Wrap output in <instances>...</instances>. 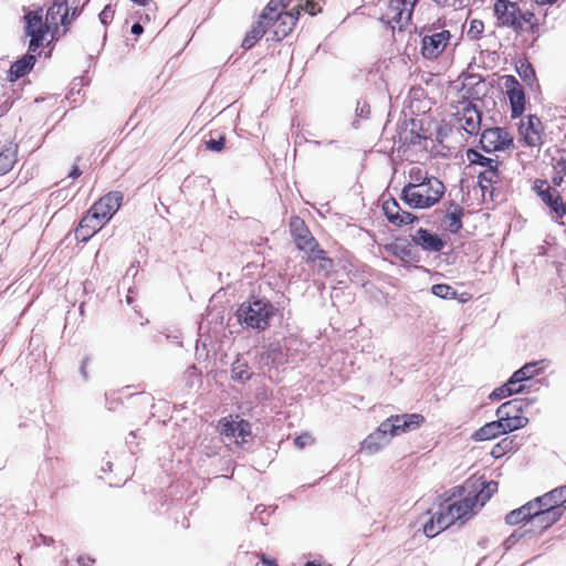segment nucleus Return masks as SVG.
Returning <instances> with one entry per match:
<instances>
[{
    "instance_id": "obj_1",
    "label": "nucleus",
    "mask_w": 566,
    "mask_h": 566,
    "mask_svg": "<svg viewBox=\"0 0 566 566\" xmlns=\"http://www.w3.org/2000/svg\"><path fill=\"white\" fill-rule=\"evenodd\" d=\"M496 491L497 482L495 481L481 483L479 486L473 483L472 491L464 499L441 504L439 511L423 525V533L427 537H434L457 521L471 518L476 513L478 507L483 506Z\"/></svg>"
},
{
    "instance_id": "obj_2",
    "label": "nucleus",
    "mask_w": 566,
    "mask_h": 566,
    "mask_svg": "<svg viewBox=\"0 0 566 566\" xmlns=\"http://www.w3.org/2000/svg\"><path fill=\"white\" fill-rule=\"evenodd\" d=\"M494 15L497 24L509 28L516 33L534 32L537 28V19L531 11H522L516 2L510 0H495Z\"/></svg>"
},
{
    "instance_id": "obj_3",
    "label": "nucleus",
    "mask_w": 566,
    "mask_h": 566,
    "mask_svg": "<svg viewBox=\"0 0 566 566\" xmlns=\"http://www.w3.org/2000/svg\"><path fill=\"white\" fill-rule=\"evenodd\" d=\"M444 190V185L432 177L417 188L402 189L401 200L412 209H427L439 202Z\"/></svg>"
},
{
    "instance_id": "obj_4",
    "label": "nucleus",
    "mask_w": 566,
    "mask_h": 566,
    "mask_svg": "<svg viewBox=\"0 0 566 566\" xmlns=\"http://www.w3.org/2000/svg\"><path fill=\"white\" fill-rule=\"evenodd\" d=\"M274 314L272 304L264 300L242 303L238 310V319L250 328L264 331Z\"/></svg>"
},
{
    "instance_id": "obj_5",
    "label": "nucleus",
    "mask_w": 566,
    "mask_h": 566,
    "mask_svg": "<svg viewBox=\"0 0 566 566\" xmlns=\"http://www.w3.org/2000/svg\"><path fill=\"white\" fill-rule=\"evenodd\" d=\"M418 0H388V7L381 20L390 25L402 30L411 20L413 7Z\"/></svg>"
},
{
    "instance_id": "obj_6",
    "label": "nucleus",
    "mask_w": 566,
    "mask_h": 566,
    "mask_svg": "<svg viewBox=\"0 0 566 566\" xmlns=\"http://www.w3.org/2000/svg\"><path fill=\"white\" fill-rule=\"evenodd\" d=\"M451 40V33L448 30L428 29V33L421 40V54L423 57L434 60L448 46Z\"/></svg>"
},
{
    "instance_id": "obj_7",
    "label": "nucleus",
    "mask_w": 566,
    "mask_h": 566,
    "mask_svg": "<svg viewBox=\"0 0 566 566\" xmlns=\"http://www.w3.org/2000/svg\"><path fill=\"white\" fill-rule=\"evenodd\" d=\"M480 144L485 153L504 151L513 146L512 135L502 127L484 129Z\"/></svg>"
},
{
    "instance_id": "obj_8",
    "label": "nucleus",
    "mask_w": 566,
    "mask_h": 566,
    "mask_svg": "<svg viewBox=\"0 0 566 566\" xmlns=\"http://www.w3.org/2000/svg\"><path fill=\"white\" fill-rule=\"evenodd\" d=\"M25 19V33L31 38L29 43V51L35 52L42 44L45 35L51 28L48 21H42L41 11H30L24 15Z\"/></svg>"
},
{
    "instance_id": "obj_9",
    "label": "nucleus",
    "mask_w": 566,
    "mask_h": 566,
    "mask_svg": "<svg viewBox=\"0 0 566 566\" xmlns=\"http://www.w3.org/2000/svg\"><path fill=\"white\" fill-rule=\"evenodd\" d=\"M423 421V416L419 413L396 415L384 420V428L388 429L390 436L394 438L418 429Z\"/></svg>"
},
{
    "instance_id": "obj_10",
    "label": "nucleus",
    "mask_w": 566,
    "mask_h": 566,
    "mask_svg": "<svg viewBox=\"0 0 566 566\" xmlns=\"http://www.w3.org/2000/svg\"><path fill=\"white\" fill-rule=\"evenodd\" d=\"M543 130L542 120L535 115L522 119L518 127L521 140L528 147H539L543 144Z\"/></svg>"
},
{
    "instance_id": "obj_11",
    "label": "nucleus",
    "mask_w": 566,
    "mask_h": 566,
    "mask_svg": "<svg viewBox=\"0 0 566 566\" xmlns=\"http://www.w3.org/2000/svg\"><path fill=\"white\" fill-rule=\"evenodd\" d=\"M291 233L294 242L301 251L308 254L316 251L318 243L306 228L304 221L297 217L292 218L290 222Z\"/></svg>"
},
{
    "instance_id": "obj_12",
    "label": "nucleus",
    "mask_w": 566,
    "mask_h": 566,
    "mask_svg": "<svg viewBox=\"0 0 566 566\" xmlns=\"http://www.w3.org/2000/svg\"><path fill=\"white\" fill-rule=\"evenodd\" d=\"M123 195L119 191H111L98 201H96L91 210L99 217L102 222H108L116 211L120 208Z\"/></svg>"
},
{
    "instance_id": "obj_13",
    "label": "nucleus",
    "mask_w": 566,
    "mask_h": 566,
    "mask_svg": "<svg viewBox=\"0 0 566 566\" xmlns=\"http://www.w3.org/2000/svg\"><path fill=\"white\" fill-rule=\"evenodd\" d=\"M298 15L300 10L293 9L290 12L277 13L273 20H268V27L273 28V39L281 41L287 36L295 27Z\"/></svg>"
},
{
    "instance_id": "obj_14",
    "label": "nucleus",
    "mask_w": 566,
    "mask_h": 566,
    "mask_svg": "<svg viewBox=\"0 0 566 566\" xmlns=\"http://www.w3.org/2000/svg\"><path fill=\"white\" fill-rule=\"evenodd\" d=\"M504 86L510 99L512 117H520L525 109L524 90L513 75L504 76Z\"/></svg>"
},
{
    "instance_id": "obj_15",
    "label": "nucleus",
    "mask_w": 566,
    "mask_h": 566,
    "mask_svg": "<svg viewBox=\"0 0 566 566\" xmlns=\"http://www.w3.org/2000/svg\"><path fill=\"white\" fill-rule=\"evenodd\" d=\"M221 434L229 442L233 441L237 444H244L251 437V427L245 420H226L222 423Z\"/></svg>"
},
{
    "instance_id": "obj_16",
    "label": "nucleus",
    "mask_w": 566,
    "mask_h": 566,
    "mask_svg": "<svg viewBox=\"0 0 566 566\" xmlns=\"http://www.w3.org/2000/svg\"><path fill=\"white\" fill-rule=\"evenodd\" d=\"M541 199L559 217L565 214V206L558 192L552 189L546 181L537 180L534 186Z\"/></svg>"
},
{
    "instance_id": "obj_17",
    "label": "nucleus",
    "mask_w": 566,
    "mask_h": 566,
    "mask_svg": "<svg viewBox=\"0 0 566 566\" xmlns=\"http://www.w3.org/2000/svg\"><path fill=\"white\" fill-rule=\"evenodd\" d=\"M391 436L388 429L384 428V421L379 424L376 431L370 433L363 442L360 447V451L366 452L368 454H374L378 452L381 448L387 446Z\"/></svg>"
},
{
    "instance_id": "obj_18",
    "label": "nucleus",
    "mask_w": 566,
    "mask_h": 566,
    "mask_svg": "<svg viewBox=\"0 0 566 566\" xmlns=\"http://www.w3.org/2000/svg\"><path fill=\"white\" fill-rule=\"evenodd\" d=\"M563 512L564 509L547 507L539 503L532 510V523L536 527L547 528L560 518Z\"/></svg>"
},
{
    "instance_id": "obj_19",
    "label": "nucleus",
    "mask_w": 566,
    "mask_h": 566,
    "mask_svg": "<svg viewBox=\"0 0 566 566\" xmlns=\"http://www.w3.org/2000/svg\"><path fill=\"white\" fill-rule=\"evenodd\" d=\"M459 123L468 134H476L481 126V114L474 106L468 104L463 107Z\"/></svg>"
},
{
    "instance_id": "obj_20",
    "label": "nucleus",
    "mask_w": 566,
    "mask_h": 566,
    "mask_svg": "<svg viewBox=\"0 0 566 566\" xmlns=\"http://www.w3.org/2000/svg\"><path fill=\"white\" fill-rule=\"evenodd\" d=\"M69 15L67 0H54L46 11V21L50 27L57 28L59 23L66 25Z\"/></svg>"
},
{
    "instance_id": "obj_21",
    "label": "nucleus",
    "mask_w": 566,
    "mask_h": 566,
    "mask_svg": "<svg viewBox=\"0 0 566 566\" xmlns=\"http://www.w3.org/2000/svg\"><path fill=\"white\" fill-rule=\"evenodd\" d=\"M412 241L426 251L439 252L444 247L443 241L437 234L421 228L412 235Z\"/></svg>"
},
{
    "instance_id": "obj_22",
    "label": "nucleus",
    "mask_w": 566,
    "mask_h": 566,
    "mask_svg": "<svg viewBox=\"0 0 566 566\" xmlns=\"http://www.w3.org/2000/svg\"><path fill=\"white\" fill-rule=\"evenodd\" d=\"M534 502L536 505L541 503L547 507L563 509V504L566 502V485L556 488L542 496H537L534 499Z\"/></svg>"
},
{
    "instance_id": "obj_23",
    "label": "nucleus",
    "mask_w": 566,
    "mask_h": 566,
    "mask_svg": "<svg viewBox=\"0 0 566 566\" xmlns=\"http://www.w3.org/2000/svg\"><path fill=\"white\" fill-rule=\"evenodd\" d=\"M503 423L497 419L495 421H491L485 423L479 430H476L473 434V439L476 441H486L491 439H495L501 434H504Z\"/></svg>"
},
{
    "instance_id": "obj_24",
    "label": "nucleus",
    "mask_w": 566,
    "mask_h": 566,
    "mask_svg": "<svg viewBox=\"0 0 566 566\" xmlns=\"http://www.w3.org/2000/svg\"><path fill=\"white\" fill-rule=\"evenodd\" d=\"M268 19L260 15L258 22L252 25L251 30L247 33L242 41L244 49H251L266 32Z\"/></svg>"
},
{
    "instance_id": "obj_25",
    "label": "nucleus",
    "mask_w": 566,
    "mask_h": 566,
    "mask_svg": "<svg viewBox=\"0 0 566 566\" xmlns=\"http://www.w3.org/2000/svg\"><path fill=\"white\" fill-rule=\"evenodd\" d=\"M34 63L35 56L30 53L15 61L10 67V80L15 81L24 76L33 67Z\"/></svg>"
},
{
    "instance_id": "obj_26",
    "label": "nucleus",
    "mask_w": 566,
    "mask_h": 566,
    "mask_svg": "<svg viewBox=\"0 0 566 566\" xmlns=\"http://www.w3.org/2000/svg\"><path fill=\"white\" fill-rule=\"evenodd\" d=\"M536 505V503L534 502V500L527 502L526 504H524L523 506L516 509V510H513L512 512H510L506 517H505V521L507 524L510 525H515V524H518L521 522H524V521H532V510H534V506Z\"/></svg>"
},
{
    "instance_id": "obj_27",
    "label": "nucleus",
    "mask_w": 566,
    "mask_h": 566,
    "mask_svg": "<svg viewBox=\"0 0 566 566\" xmlns=\"http://www.w3.org/2000/svg\"><path fill=\"white\" fill-rule=\"evenodd\" d=\"M523 401L521 399H512L502 403L496 410L499 420H505L522 413Z\"/></svg>"
},
{
    "instance_id": "obj_28",
    "label": "nucleus",
    "mask_w": 566,
    "mask_h": 566,
    "mask_svg": "<svg viewBox=\"0 0 566 566\" xmlns=\"http://www.w3.org/2000/svg\"><path fill=\"white\" fill-rule=\"evenodd\" d=\"M453 208L449 210L444 217L446 229L451 233H457L462 228V214L463 210L458 205H451Z\"/></svg>"
},
{
    "instance_id": "obj_29",
    "label": "nucleus",
    "mask_w": 566,
    "mask_h": 566,
    "mask_svg": "<svg viewBox=\"0 0 566 566\" xmlns=\"http://www.w3.org/2000/svg\"><path fill=\"white\" fill-rule=\"evenodd\" d=\"M543 363L544 360L525 364L522 368H520L512 375L511 380L514 381L515 385H517L523 380L534 377L539 373V368H537V366Z\"/></svg>"
},
{
    "instance_id": "obj_30",
    "label": "nucleus",
    "mask_w": 566,
    "mask_h": 566,
    "mask_svg": "<svg viewBox=\"0 0 566 566\" xmlns=\"http://www.w3.org/2000/svg\"><path fill=\"white\" fill-rule=\"evenodd\" d=\"M308 260L315 262L317 261L318 271L323 272L324 275H327L334 268V262L332 259H329L326 255V252L318 247L316 248V251L312 253H308Z\"/></svg>"
},
{
    "instance_id": "obj_31",
    "label": "nucleus",
    "mask_w": 566,
    "mask_h": 566,
    "mask_svg": "<svg viewBox=\"0 0 566 566\" xmlns=\"http://www.w3.org/2000/svg\"><path fill=\"white\" fill-rule=\"evenodd\" d=\"M408 176H409V182L403 187V189L417 188V187L426 184V181H428V179H432V177H433V176H429L428 172L420 167H411L408 172Z\"/></svg>"
},
{
    "instance_id": "obj_32",
    "label": "nucleus",
    "mask_w": 566,
    "mask_h": 566,
    "mask_svg": "<svg viewBox=\"0 0 566 566\" xmlns=\"http://www.w3.org/2000/svg\"><path fill=\"white\" fill-rule=\"evenodd\" d=\"M467 157L471 164L481 165L483 167L490 168V170H494L497 166V160L493 158L485 157L481 155L478 150L469 149L467 151Z\"/></svg>"
},
{
    "instance_id": "obj_33",
    "label": "nucleus",
    "mask_w": 566,
    "mask_h": 566,
    "mask_svg": "<svg viewBox=\"0 0 566 566\" xmlns=\"http://www.w3.org/2000/svg\"><path fill=\"white\" fill-rule=\"evenodd\" d=\"M15 148L8 147L0 153V176L10 171L15 163Z\"/></svg>"
},
{
    "instance_id": "obj_34",
    "label": "nucleus",
    "mask_w": 566,
    "mask_h": 566,
    "mask_svg": "<svg viewBox=\"0 0 566 566\" xmlns=\"http://www.w3.org/2000/svg\"><path fill=\"white\" fill-rule=\"evenodd\" d=\"M82 223V228H86L92 232L96 233L98 230L103 228L106 222H102L98 216H96L91 209L80 221Z\"/></svg>"
},
{
    "instance_id": "obj_35",
    "label": "nucleus",
    "mask_w": 566,
    "mask_h": 566,
    "mask_svg": "<svg viewBox=\"0 0 566 566\" xmlns=\"http://www.w3.org/2000/svg\"><path fill=\"white\" fill-rule=\"evenodd\" d=\"M231 373H232V378L234 380H239V381H245V380L250 379V377L252 375L249 366L245 363L241 361L240 359H237L232 364Z\"/></svg>"
},
{
    "instance_id": "obj_36",
    "label": "nucleus",
    "mask_w": 566,
    "mask_h": 566,
    "mask_svg": "<svg viewBox=\"0 0 566 566\" xmlns=\"http://www.w3.org/2000/svg\"><path fill=\"white\" fill-rule=\"evenodd\" d=\"M512 385H515L514 381L511 380V378L509 379V381L506 384H504L503 386H501L500 388H496L491 395H490V398L492 400H499V399H503L507 396H511L513 394H517V392H521L523 390V386H520L517 389H512Z\"/></svg>"
},
{
    "instance_id": "obj_37",
    "label": "nucleus",
    "mask_w": 566,
    "mask_h": 566,
    "mask_svg": "<svg viewBox=\"0 0 566 566\" xmlns=\"http://www.w3.org/2000/svg\"><path fill=\"white\" fill-rule=\"evenodd\" d=\"M500 421L503 423L504 432L507 433L524 428L527 424L528 419L522 415H518Z\"/></svg>"
},
{
    "instance_id": "obj_38",
    "label": "nucleus",
    "mask_w": 566,
    "mask_h": 566,
    "mask_svg": "<svg viewBox=\"0 0 566 566\" xmlns=\"http://www.w3.org/2000/svg\"><path fill=\"white\" fill-rule=\"evenodd\" d=\"M382 211L389 222H396V220H398V212L401 211V208L395 199L390 198L384 201Z\"/></svg>"
},
{
    "instance_id": "obj_39",
    "label": "nucleus",
    "mask_w": 566,
    "mask_h": 566,
    "mask_svg": "<svg viewBox=\"0 0 566 566\" xmlns=\"http://www.w3.org/2000/svg\"><path fill=\"white\" fill-rule=\"evenodd\" d=\"M285 8V2L282 0H271L264 11L261 13L262 18H266L268 20H273L274 15L277 13H282L281 9Z\"/></svg>"
},
{
    "instance_id": "obj_40",
    "label": "nucleus",
    "mask_w": 566,
    "mask_h": 566,
    "mask_svg": "<svg viewBox=\"0 0 566 566\" xmlns=\"http://www.w3.org/2000/svg\"><path fill=\"white\" fill-rule=\"evenodd\" d=\"M431 290L433 295L441 298H453L457 294L454 289L448 284H434Z\"/></svg>"
},
{
    "instance_id": "obj_41",
    "label": "nucleus",
    "mask_w": 566,
    "mask_h": 566,
    "mask_svg": "<svg viewBox=\"0 0 566 566\" xmlns=\"http://www.w3.org/2000/svg\"><path fill=\"white\" fill-rule=\"evenodd\" d=\"M484 31V24L481 20L474 19L470 22V28L467 32V35L471 40H478L481 38Z\"/></svg>"
},
{
    "instance_id": "obj_42",
    "label": "nucleus",
    "mask_w": 566,
    "mask_h": 566,
    "mask_svg": "<svg viewBox=\"0 0 566 566\" xmlns=\"http://www.w3.org/2000/svg\"><path fill=\"white\" fill-rule=\"evenodd\" d=\"M397 218H398V220H396V222H390L391 224H394L396 227L410 224L417 220V217L413 213L403 211L402 209H401V211L398 212Z\"/></svg>"
},
{
    "instance_id": "obj_43",
    "label": "nucleus",
    "mask_w": 566,
    "mask_h": 566,
    "mask_svg": "<svg viewBox=\"0 0 566 566\" xmlns=\"http://www.w3.org/2000/svg\"><path fill=\"white\" fill-rule=\"evenodd\" d=\"M314 443V438L312 437V434L305 432V433H302L300 436H297L295 439H294V444L296 448L298 449H303L305 448L306 446H311Z\"/></svg>"
},
{
    "instance_id": "obj_44",
    "label": "nucleus",
    "mask_w": 566,
    "mask_h": 566,
    "mask_svg": "<svg viewBox=\"0 0 566 566\" xmlns=\"http://www.w3.org/2000/svg\"><path fill=\"white\" fill-rule=\"evenodd\" d=\"M206 147L212 151H221L224 147V137H220L219 139H209L206 142Z\"/></svg>"
},
{
    "instance_id": "obj_45",
    "label": "nucleus",
    "mask_w": 566,
    "mask_h": 566,
    "mask_svg": "<svg viewBox=\"0 0 566 566\" xmlns=\"http://www.w3.org/2000/svg\"><path fill=\"white\" fill-rule=\"evenodd\" d=\"M297 9L300 11L301 9H304L311 15H315L317 12H321V7L318 6V2H316L315 0H307L304 6H300Z\"/></svg>"
},
{
    "instance_id": "obj_46",
    "label": "nucleus",
    "mask_w": 566,
    "mask_h": 566,
    "mask_svg": "<svg viewBox=\"0 0 566 566\" xmlns=\"http://www.w3.org/2000/svg\"><path fill=\"white\" fill-rule=\"evenodd\" d=\"M76 238L83 242H86L90 240L95 233L86 228H82V223L80 222L76 231H75Z\"/></svg>"
},
{
    "instance_id": "obj_47",
    "label": "nucleus",
    "mask_w": 566,
    "mask_h": 566,
    "mask_svg": "<svg viewBox=\"0 0 566 566\" xmlns=\"http://www.w3.org/2000/svg\"><path fill=\"white\" fill-rule=\"evenodd\" d=\"M99 19L103 24H107L108 21L113 19V11L111 10L109 6L105 7L104 10L99 13Z\"/></svg>"
},
{
    "instance_id": "obj_48",
    "label": "nucleus",
    "mask_w": 566,
    "mask_h": 566,
    "mask_svg": "<svg viewBox=\"0 0 566 566\" xmlns=\"http://www.w3.org/2000/svg\"><path fill=\"white\" fill-rule=\"evenodd\" d=\"M77 563L80 564V566H91L94 563V560L88 556H80Z\"/></svg>"
},
{
    "instance_id": "obj_49",
    "label": "nucleus",
    "mask_w": 566,
    "mask_h": 566,
    "mask_svg": "<svg viewBox=\"0 0 566 566\" xmlns=\"http://www.w3.org/2000/svg\"><path fill=\"white\" fill-rule=\"evenodd\" d=\"M356 112L359 116H365L369 113V106L364 103L361 106H357Z\"/></svg>"
},
{
    "instance_id": "obj_50",
    "label": "nucleus",
    "mask_w": 566,
    "mask_h": 566,
    "mask_svg": "<svg viewBox=\"0 0 566 566\" xmlns=\"http://www.w3.org/2000/svg\"><path fill=\"white\" fill-rule=\"evenodd\" d=\"M132 33L139 35L143 33V27L139 23H134L132 27Z\"/></svg>"
},
{
    "instance_id": "obj_51",
    "label": "nucleus",
    "mask_w": 566,
    "mask_h": 566,
    "mask_svg": "<svg viewBox=\"0 0 566 566\" xmlns=\"http://www.w3.org/2000/svg\"><path fill=\"white\" fill-rule=\"evenodd\" d=\"M512 444L511 441H507V439L502 440L501 443L497 444V448H500L503 452L510 448Z\"/></svg>"
},
{
    "instance_id": "obj_52",
    "label": "nucleus",
    "mask_w": 566,
    "mask_h": 566,
    "mask_svg": "<svg viewBox=\"0 0 566 566\" xmlns=\"http://www.w3.org/2000/svg\"><path fill=\"white\" fill-rule=\"evenodd\" d=\"M503 454V451L497 446L492 450V455L499 458Z\"/></svg>"
},
{
    "instance_id": "obj_53",
    "label": "nucleus",
    "mask_w": 566,
    "mask_h": 566,
    "mask_svg": "<svg viewBox=\"0 0 566 566\" xmlns=\"http://www.w3.org/2000/svg\"><path fill=\"white\" fill-rule=\"evenodd\" d=\"M80 175H81V171H80V169H78L77 167H74V168L72 169V171L70 172V177H72V178H76V177H78Z\"/></svg>"
},
{
    "instance_id": "obj_54",
    "label": "nucleus",
    "mask_w": 566,
    "mask_h": 566,
    "mask_svg": "<svg viewBox=\"0 0 566 566\" xmlns=\"http://www.w3.org/2000/svg\"><path fill=\"white\" fill-rule=\"evenodd\" d=\"M263 564L265 566H277L276 562L274 559H266V558H263Z\"/></svg>"
},
{
    "instance_id": "obj_55",
    "label": "nucleus",
    "mask_w": 566,
    "mask_h": 566,
    "mask_svg": "<svg viewBox=\"0 0 566 566\" xmlns=\"http://www.w3.org/2000/svg\"><path fill=\"white\" fill-rule=\"evenodd\" d=\"M536 3L538 4H553L555 3L557 0H535Z\"/></svg>"
},
{
    "instance_id": "obj_56",
    "label": "nucleus",
    "mask_w": 566,
    "mask_h": 566,
    "mask_svg": "<svg viewBox=\"0 0 566 566\" xmlns=\"http://www.w3.org/2000/svg\"><path fill=\"white\" fill-rule=\"evenodd\" d=\"M86 363H87V358L83 359L82 366H81V374L83 375V377H86V371H85Z\"/></svg>"
},
{
    "instance_id": "obj_57",
    "label": "nucleus",
    "mask_w": 566,
    "mask_h": 566,
    "mask_svg": "<svg viewBox=\"0 0 566 566\" xmlns=\"http://www.w3.org/2000/svg\"><path fill=\"white\" fill-rule=\"evenodd\" d=\"M305 566H318L314 562H307Z\"/></svg>"
},
{
    "instance_id": "obj_58",
    "label": "nucleus",
    "mask_w": 566,
    "mask_h": 566,
    "mask_svg": "<svg viewBox=\"0 0 566 566\" xmlns=\"http://www.w3.org/2000/svg\"><path fill=\"white\" fill-rule=\"evenodd\" d=\"M521 385L517 384V385H512V389H517Z\"/></svg>"
},
{
    "instance_id": "obj_59",
    "label": "nucleus",
    "mask_w": 566,
    "mask_h": 566,
    "mask_svg": "<svg viewBox=\"0 0 566 566\" xmlns=\"http://www.w3.org/2000/svg\"><path fill=\"white\" fill-rule=\"evenodd\" d=\"M282 2H285V7L289 6L290 0H282Z\"/></svg>"
}]
</instances>
